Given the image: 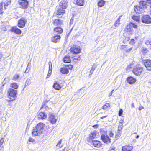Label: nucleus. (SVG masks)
Listing matches in <instances>:
<instances>
[{
    "label": "nucleus",
    "mask_w": 151,
    "mask_h": 151,
    "mask_svg": "<svg viewBox=\"0 0 151 151\" xmlns=\"http://www.w3.org/2000/svg\"><path fill=\"white\" fill-rule=\"evenodd\" d=\"M8 93L9 98L11 99L10 101H11L15 100L16 97V95L17 93V91L13 89L10 88L9 90Z\"/></svg>",
    "instance_id": "f03ea898"
},
{
    "label": "nucleus",
    "mask_w": 151,
    "mask_h": 151,
    "mask_svg": "<svg viewBox=\"0 0 151 151\" xmlns=\"http://www.w3.org/2000/svg\"><path fill=\"white\" fill-rule=\"evenodd\" d=\"M27 22V20L26 19L23 18H21L18 21V26L20 28H23L24 27L25 24Z\"/></svg>",
    "instance_id": "1a4fd4ad"
},
{
    "label": "nucleus",
    "mask_w": 151,
    "mask_h": 151,
    "mask_svg": "<svg viewBox=\"0 0 151 151\" xmlns=\"http://www.w3.org/2000/svg\"><path fill=\"white\" fill-rule=\"evenodd\" d=\"M132 47H131L130 48H129L128 49L127 48L126 50V52H130L132 50Z\"/></svg>",
    "instance_id": "49530a36"
},
{
    "label": "nucleus",
    "mask_w": 151,
    "mask_h": 151,
    "mask_svg": "<svg viewBox=\"0 0 151 151\" xmlns=\"http://www.w3.org/2000/svg\"><path fill=\"white\" fill-rule=\"evenodd\" d=\"M121 16H120L118 18L117 20L116 21V22L115 24L114 25L116 27H118L119 24L120 23V19Z\"/></svg>",
    "instance_id": "c9c22d12"
},
{
    "label": "nucleus",
    "mask_w": 151,
    "mask_h": 151,
    "mask_svg": "<svg viewBox=\"0 0 151 151\" xmlns=\"http://www.w3.org/2000/svg\"><path fill=\"white\" fill-rule=\"evenodd\" d=\"M109 135L110 137H112L114 135V134L113 133L111 132H110L109 133Z\"/></svg>",
    "instance_id": "3c124183"
},
{
    "label": "nucleus",
    "mask_w": 151,
    "mask_h": 151,
    "mask_svg": "<svg viewBox=\"0 0 151 151\" xmlns=\"http://www.w3.org/2000/svg\"><path fill=\"white\" fill-rule=\"evenodd\" d=\"M143 70L142 67L137 66L133 69L132 72L135 75L139 76L141 74Z\"/></svg>",
    "instance_id": "7ed1b4c3"
},
{
    "label": "nucleus",
    "mask_w": 151,
    "mask_h": 151,
    "mask_svg": "<svg viewBox=\"0 0 151 151\" xmlns=\"http://www.w3.org/2000/svg\"><path fill=\"white\" fill-rule=\"evenodd\" d=\"M94 70H93V69H91L90 71V73L91 74H92Z\"/></svg>",
    "instance_id": "6e6d98bb"
},
{
    "label": "nucleus",
    "mask_w": 151,
    "mask_h": 151,
    "mask_svg": "<svg viewBox=\"0 0 151 151\" xmlns=\"http://www.w3.org/2000/svg\"><path fill=\"white\" fill-rule=\"evenodd\" d=\"M53 87L55 89L59 90L61 88V87L60 85L57 83H55L53 86Z\"/></svg>",
    "instance_id": "a878e982"
},
{
    "label": "nucleus",
    "mask_w": 151,
    "mask_h": 151,
    "mask_svg": "<svg viewBox=\"0 0 151 151\" xmlns=\"http://www.w3.org/2000/svg\"><path fill=\"white\" fill-rule=\"evenodd\" d=\"M29 142H35V140L34 139L30 137L29 139Z\"/></svg>",
    "instance_id": "09e8293b"
},
{
    "label": "nucleus",
    "mask_w": 151,
    "mask_h": 151,
    "mask_svg": "<svg viewBox=\"0 0 151 151\" xmlns=\"http://www.w3.org/2000/svg\"><path fill=\"white\" fill-rule=\"evenodd\" d=\"M147 1L148 4H151V0H147Z\"/></svg>",
    "instance_id": "052dcab7"
},
{
    "label": "nucleus",
    "mask_w": 151,
    "mask_h": 151,
    "mask_svg": "<svg viewBox=\"0 0 151 151\" xmlns=\"http://www.w3.org/2000/svg\"><path fill=\"white\" fill-rule=\"evenodd\" d=\"M20 76L18 74H16L13 77V80L18 81L19 80Z\"/></svg>",
    "instance_id": "c85d7f7f"
},
{
    "label": "nucleus",
    "mask_w": 151,
    "mask_h": 151,
    "mask_svg": "<svg viewBox=\"0 0 151 151\" xmlns=\"http://www.w3.org/2000/svg\"><path fill=\"white\" fill-rule=\"evenodd\" d=\"M50 75H51V74H50V72L49 71L48 74L47 76V77H46L47 78H48L50 77Z\"/></svg>",
    "instance_id": "13d9d810"
},
{
    "label": "nucleus",
    "mask_w": 151,
    "mask_h": 151,
    "mask_svg": "<svg viewBox=\"0 0 151 151\" xmlns=\"http://www.w3.org/2000/svg\"><path fill=\"white\" fill-rule=\"evenodd\" d=\"M127 48V45H122L120 47V49L126 51V50Z\"/></svg>",
    "instance_id": "a19ab883"
},
{
    "label": "nucleus",
    "mask_w": 151,
    "mask_h": 151,
    "mask_svg": "<svg viewBox=\"0 0 151 151\" xmlns=\"http://www.w3.org/2000/svg\"><path fill=\"white\" fill-rule=\"evenodd\" d=\"M44 108L46 110H47L48 108V107L46 106V104H43L42 107L40 108V109Z\"/></svg>",
    "instance_id": "a18cd8bd"
},
{
    "label": "nucleus",
    "mask_w": 151,
    "mask_h": 151,
    "mask_svg": "<svg viewBox=\"0 0 151 151\" xmlns=\"http://www.w3.org/2000/svg\"><path fill=\"white\" fill-rule=\"evenodd\" d=\"M44 124L42 123L38 124L34 128L32 134L35 136L39 135L42 133L43 130Z\"/></svg>",
    "instance_id": "f257e3e1"
},
{
    "label": "nucleus",
    "mask_w": 151,
    "mask_h": 151,
    "mask_svg": "<svg viewBox=\"0 0 151 151\" xmlns=\"http://www.w3.org/2000/svg\"><path fill=\"white\" fill-rule=\"evenodd\" d=\"M2 57V54L1 53H0V60L1 59Z\"/></svg>",
    "instance_id": "0e129e2a"
},
{
    "label": "nucleus",
    "mask_w": 151,
    "mask_h": 151,
    "mask_svg": "<svg viewBox=\"0 0 151 151\" xmlns=\"http://www.w3.org/2000/svg\"><path fill=\"white\" fill-rule=\"evenodd\" d=\"M10 3H11L10 0L4 3V8L5 9H6V6H8V5L10 4Z\"/></svg>",
    "instance_id": "e433bc0d"
},
{
    "label": "nucleus",
    "mask_w": 151,
    "mask_h": 151,
    "mask_svg": "<svg viewBox=\"0 0 151 151\" xmlns=\"http://www.w3.org/2000/svg\"><path fill=\"white\" fill-rule=\"evenodd\" d=\"M62 140H60L58 143L56 145V146L57 147H58L60 148H61L62 147L63 145H61V143Z\"/></svg>",
    "instance_id": "79ce46f5"
},
{
    "label": "nucleus",
    "mask_w": 151,
    "mask_h": 151,
    "mask_svg": "<svg viewBox=\"0 0 151 151\" xmlns=\"http://www.w3.org/2000/svg\"><path fill=\"white\" fill-rule=\"evenodd\" d=\"M141 51L143 54H145L148 52V50L147 49L142 47L141 49Z\"/></svg>",
    "instance_id": "f704fd0d"
},
{
    "label": "nucleus",
    "mask_w": 151,
    "mask_h": 151,
    "mask_svg": "<svg viewBox=\"0 0 151 151\" xmlns=\"http://www.w3.org/2000/svg\"><path fill=\"white\" fill-rule=\"evenodd\" d=\"M123 110L122 109H121L119 110V116H121L122 115V114L123 113Z\"/></svg>",
    "instance_id": "c03bdc74"
},
{
    "label": "nucleus",
    "mask_w": 151,
    "mask_h": 151,
    "mask_svg": "<svg viewBox=\"0 0 151 151\" xmlns=\"http://www.w3.org/2000/svg\"><path fill=\"white\" fill-rule=\"evenodd\" d=\"M135 40L134 39H132L131 40L130 43L131 44H133L134 43Z\"/></svg>",
    "instance_id": "864d4df0"
},
{
    "label": "nucleus",
    "mask_w": 151,
    "mask_h": 151,
    "mask_svg": "<svg viewBox=\"0 0 151 151\" xmlns=\"http://www.w3.org/2000/svg\"><path fill=\"white\" fill-rule=\"evenodd\" d=\"M134 9L135 12L137 13L140 14L144 12L145 9L141 6H135L134 7Z\"/></svg>",
    "instance_id": "ddd939ff"
},
{
    "label": "nucleus",
    "mask_w": 151,
    "mask_h": 151,
    "mask_svg": "<svg viewBox=\"0 0 151 151\" xmlns=\"http://www.w3.org/2000/svg\"><path fill=\"white\" fill-rule=\"evenodd\" d=\"M92 143L94 147L97 148L99 147L101 145V142L97 140H93Z\"/></svg>",
    "instance_id": "a211bd4d"
},
{
    "label": "nucleus",
    "mask_w": 151,
    "mask_h": 151,
    "mask_svg": "<svg viewBox=\"0 0 151 151\" xmlns=\"http://www.w3.org/2000/svg\"><path fill=\"white\" fill-rule=\"evenodd\" d=\"M71 51L75 54H77L81 52V50L79 47L76 45H73L71 48Z\"/></svg>",
    "instance_id": "4468645a"
},
{
    "label": "nucleus",
    "mask_w": 151,
    "mask_h": 151,
    "mask_svg": "<svg viewBox=\"0 0 151 151\" xmlns=\"http://www.w3.org/2000/svg\"><path fill=\"white\" fill-rule=\"evenodd\" d=\"M98 133L97 132L94 131L92 132L89 134V138L90 139H93L97 137V135Z\"/></svg>",
    "instance_id": "412c9836"
},
{
    "label": "nucleus",
    "mask_w": 151,
    "mask_h": 151,
    "mask_svg": "<svg viewBox=\"0 0 151 151\" xmlns=\"http://www.w3.org/2000/svg\"><path fill=\"white\" fill-rule=\"evenodd\" d=\"M48 64L49 65V71L50 72H50L51 73L52 69V63L51 62H49L48 63Z\"/></svg>",
    "instance_id": "4c0bfd02"
},
{
    "label": "nucleus",
    "mask_w": 151,
    "mask_h": 151,
    "mask_svg": "<svg viewBox=\"0 0 151 151\" xmlns=\"http://www.w3.org/2000/svg\"><path fill=\"white\" fill-rule=\"evenodd\" d=\"M142 62L148 70H151V60H144L142 61Z\"/></svg>",
    "instance_id": "9b49d317"
},
{
    "label": "nucleus",
    "mask_w": 151,
    "mask_h": 151,
    "mask_svg": "<svg viewBox=\"0 0 151 151\" xmlns=\"http://www.w3.org/2000/svg\"><path fill=\"white\" fill-rule=\"evenodd\" d=\"M63 62L65 63H70V62L71 60L70 56H66L64 57L63 59Z\"/></svg>",
    "instance_id": "393cba45"
},
{
    "label": "nucleus",
    "mask_w": 151,
    "mask_h": 151,
    "mask_svg": "<svg viewBox=\"0 0 151 151\" xmlns=\"http://www.w3.org/2000/svg\"><path fill=\"white\" fill-rule=\"evenodd\" d=\"M65 9H63L60 7L57 6L55 9V14L57 15H63L65 12Z\"/></svg>",
    "instance_id": "423d86ee"
},
{
    "label": "nucleus",
    "mask_w": 151,
    "mask_h": 151,
    "mask_svg": "<svg viewBox=\"0 0 151 151\" xmlns=\"http://www.w3.org/2000/svg\"><path fill=\"white\" fill-rule=\"evenodd\" d=\"M133 141H134V142H136V140L135 139H133Z\"/></svg>",
    "instance_id": "774afa93"
},
{
    "label": "nucleus",
    "mask_w": 151,
    "mask_h": 151,
    "mask_svg": "<svg viewBox=\"0 0 151 151\" xmlns=\"http://www.w3.org/2000/svg\"><path fill=\"white\" fill-rule=\"evenodd\" d=\"M132 19L138 22L139 20L140 17L139 16L134 15L133 16Z\"/></svg>",
    "instance_id": "2f4dec72"
},
{
    "label": "nucleus",
    "mask_w": 151,
    "mask_h": 151,
    "mask_svg": "<svg viewBox=\"0 0 151 151\" xmlns=\"http://www.w3.org/2000/svg\"><path fill=\"white\" fill-rule=\"evenodd\" d=\"M108 106H107L106 105L103 106V109H105L107 108V107H108V106H110L109 104H108Z\"/></svg>",
    "instance_id": "8fccbe9b"
},
{
    "label": "nucleus",
    "mask_w": 151,
    "mask_h": 151,
    "mask_svg": "<svg viewBox=\"0 0 151 151\" xmlns=\"http://www.w3.org/2000/svg\"><path fill=\"white\" fill-rule=\"evenodd\" d=\"M139 135H137V136L135 138H137H137H139Z\"/></svg>",
    "instance_id": "338daca9"
},
{
    "label": "nucleus",
    "mask_w": 151,
    "mask_h": 151,
    "mask_svg": "<svg viewBox=\"0 0 151 151\" xmlns=\"http://www.w3.org/2000/svg\"><path fill=\"white\" fill-rule=\"evenodd\" d=\"M30 65V63H28V64L27 66L26 70H25V73H28L29 72V71L27 69H28V66H29Z\"/></svg>",
    "instance_id": "de8ad7c7"
},
{
    "label": "nucleus",
    "mask_w": 151,
    "mask_h": 151,
    "mask_svg": "<svg viewBox=\"0 0 151 151\" xmlns=\"http://www.w3.org/2000/svg\"><path fill=\"white\" fill-rule=\"evenodd\" d=\"M84 0H77L76 3L77 5L83 6L84 5Z\"/></svg>",
    "instance_id": "cd10ccee"
},
{
    "label": "nucleus",
    "mask_w": 151,
    "mask_h": 151,
    "mask_svg": "<svg viewBox=\"0 0 151 151\" xmlns=\"http://www.w3.org/2000/svg\"><path fill=\"white\" fill-rule=\"evenodd\" d=\"M107 116H102V117H101V119H103L104 118H106Z\"/></svg>",
    "instance_id": "e2e57ef3"
},
{
    "label": "nucleus",
    "mask_w": 151,
    "mask_h": 151,
    "mask_svg": "<svg viewBox=\"0 0 151 151\" xmlns=\"http://www.w3.org/2000/svg\"><path fill=\"white\" fill-rule=\"evenodd\" d=\"M127 81L128 83L130 84H132L136 82V80L133 77L130 76L127 78Z\"/></svg>",
    "instance_id": "4be33fe9"
},
{
    "label": "nucleus",
    "mask_w": 151,
    "mask_h": 151,
    "mask_svg": "<svg viewBox=\"0 0 151 151\" xmlns=\"http://www.w3.org/2000/svg\"><path fill=\"white\" fill-rule=\"evenodd\" d=\"M143 108L144 107L142 106H141L139 107L138 109L139 110H142V109H143Z\"/></svg>",
    "instance_id": "bf43d9fd"
},
{
    "label": "nucleus",
    "mask_w": 151,
    "mask_h": 151,
    "mask_svg": "<svg viewBox=\"0 0 151 151\" xmlns=\"http://www.w3.org/2000/svg\"><path fill=\"white\" fill-rule=\"evenodd\" d=\"M60 35H55L52 36L51 38V41L55 43L59 42L60 39Z\"/></svg>",
    "instance_id": "2eb2a0df"
},
{
    "label": "nucleus",
    "mask_w": 151,
    "mask_h": 151,
    "mask_svg": "<svg viewBox=\"0 0 151 151\" xmlns=\"http://www.w3.org/2000/svg\"><path fill=\"white\" fill-rule=\"evenodd\" d=\"M4 3L2 2L0 4V14H2L3 13V6H4Z\"/></svg>",
    "instance_id": "473e14b6"
},
{
    "label": "nucleus",
    "mask_w": 151,
    "mask_h": 151,
    "mask_svg": "<svg viewBox=\"0 0 151 151\" xmlns=\"http://www.w3.org/2000/svg\"><path fill=\"white\" fill-rule=\"evenodd\" d=\"M11 30L12 32H14L15 33L18 35H19L21 33V31L16 27H12Z\"/></svg>",
    "instance_id": "aec40b11"
},
{
    "label": "nucleus",
    "mask_w": 151,
    "mask_h": 151,
    "mask_svg": "<svg viewBox=\"0 0 151 151\" xmlns=\"http://www.w3.org/2000/svg\"><path fill=\"white\" fill-rule=\"evenodd\" d=\"M145 43L147 45H150V47L151 49V40H149L145 42Z\"/></svg>",
    "instance_id": "37998d69"
},
{
    "label": "nucleus",
    "mask_w": 151,
    "mask_h": 151,
    "mask_svg": "<svg viewBox=\"0 0 151 151\" xmlns=\"http://www.w3.org/2000/svg\"><path fill=\"white\" fill-rule=\"evenodd\" d=\"M142 22L146 24H150L151 23V18L149 15L143 16L142 19Z\"/></svg>",
    "instance_id": "0eeeda50"
},
{
    "label": "nucleus",
    "mask_w": 151,
    "mask_h": 151,
    "mask_svg": "<svg viewBox=\"0 0 151 151\" xmlns=\"http://www.w3.org/2000/svg\"><path fill=\"white\" fill-rule=\"evenodd\" d=\"M73 68V66L72 65H70L69 66V68Z\"/></svg>",
    "instance_id": "69168bd1"
},
{
    "label": "nucleus",
    "mask_w": 151,
    "mask_h": 151,
    "mask_svg": "<svg viewBox=\"0 0 151 151\" xmlns=\"http://www.w3.org/2000/svg\"><path fill=\"white\" fill-rule=\"evenodd\" d=\"M129 24L131 25V26L132 28L134 27L135 28H137V25L134 23H129Z\"/></svg>",
    "instance_id": "ea45409f"
},
{
    "label": "nucleus",
    "mask_w": 151,
    "mask_h": 151,
    "mask_svg": "<svg viewBox=\"0 0 151 151\" xmlns=\"http://www.w3.org/2000/svg\"><path fill=\"white\" fill-rule=\"evenodd\" d=\"M132 64H131L128 65L126 68L127 70L128 71H129L130 70V69L132 68Z\"/></svg>",
    "instance_id": "58836bf2"
},
{
    "label": "nucleus",
    "mask_w": 151,
    "mask_h": 151,
    "mask_svg": "<svg viewBox=\"0 0 151 151\" xmlns=\"http://www.w3.org/2000/svg\"><path fill=\"white\" fill-rule=\"evenodd\" d=\"M37 116L39 119H45L47 118V116L45 112H39L38 113Z\"/></svg>",
    "instance_id": "f8f14e48"
},
{
    "label": "nucleus",
    "mask_w": 151,
    "mask_h": 151,
    "mask_svg": "<svg viewBox=\"0 0 151 151\" xmlns=\"http://www.w3.org/2000/svg\"><path fill=\"white\" fill-rule=\"evenodd\" d=\"M121 133L120 132H117L116 134V135L118 137L120 136Z\"/></svg>",
    "instance_id": "4d7b16f0"
},
{
    "label": "nucleus",
    "mask_w": 151,
    "mask_h": 151,
    "mask_svg": "<svg viewBox=\"0 0 151 151\" xmlns=\"http://www.w3.org/2000/svg\"><path fill=\"white\" fill-rule=\"evenodd\" d=\"M147 3H148L147 1H140L139 5L140 6H142V7L145 9L146 8V5Z\"/></svg>",
    "instance_id": "b1692460"
},
{
    "label": "nucleus",
    "mask_w": 151,
    "mask_h": 151,
    "mask_svg": "<svg viewBox=\"0 0 151 151\" xmlns=\"http://www.w3.org/2000/svg\"><path fill=\"white\" fill-rule=\"evenodd\" d=\"M101 138L102 141L105 143H108L111 142V139L106 134H102L101 135Z\"/></svg>",
    "instance_id": "6e6552de"
},
{
    "label": "nucleus",
    "mask_w": 151,
    "mask_h": 151,
    "mask_svg": "<svg viewBox=\"0 0 151 151\" xmlns=\"http://www.w3.org/2000/svg\"><path fill=\"white\" fill-rule=\"evenodd\" d=\"M60 72L64 74H67L68 73V69L66 68H63L61 69Z\"/></svg>",
    "instance_id": "bb28decb"
},
{
    "label": "nucleus",
    "mask_w": 151,
    "mask_h": 151,
    "mask_svg": "<svg viewBox=\"0 0 151 151\" xmlns=\"http://www.w3.org/2000/svg\"><path fill=\"white\" fill-rule=\"evenodd\" d=\"M67 6V2L64 0H63L59 3V6H58L62 8L63 9H65Z\"/></svg>",
    "instance_id": "f3484780"
},
{
    "label": "nucleus",
    "mask_w": 151,
    "mask_h": 151,
    "mask_svg": "<svg viewBox=\"0 0 151 151\" xmlns=\"http://www.w3.org/2000/svg\"><path fill=\"white\" fill-rule=\"evenodd\" d=\"M95 68H96V67H95L94 66H93L92 67V68H91V69H93V70H94L95 69Z\"/></svg>",
    "instance_id": "680f3d73"
},
{
    "label": "nucleus",
    "mask_w": 151,
    "mask_h": 151,
    "mask_svg": "<svg viewBox=\"0 0 151 151\" xmlns=\"http://www.w3.org/2000/svg\"><path fill=\"white\" fill-rule=\"evenodd\" d=\"M4 141V139L3 138H2L0 140V143H1V144H3V143Z\"/></svg>",
    "instance_id": "603ef678"
},
{
    "label": "nucleus",
    "mask_w": 151,
    "mask_h": 151,
    "mask_svg": "<svg viewBox=\"0 0 151 151\" xmlns=\"http://www.w3.org/2000/svg\"><path fill=\"white\" fill-rule=\"evenodd\" d=\"M28 0H19L18 2L21 7L23 9L27 8L28 5Z\"/></svg>",
    "instance_id": "39448f33"
},
{
    "label": "nucleus",
    "mask_w": 151,
    "mask_h": 151,
    "mask_svg": "<svg viewBox=\"0 0 151 151\" xmlns=\"http://www.w3.org/2000/svg\"><path fill=\"white\" fill-rule=\"evenodd\" d=\"M114 90H112L109 94V96H110L112 95L113 93V92L114 91Z\"/></svg>",
    "instance_id": "5fc2aeb1"
},
{
    "label": "nucleus",
    "mask_w": 151,
    "mask_h": 151,
    "mask_svg": "<svg viewBox=\"0 0 151 151\" xmlns=\"http://www.w3.org/2000/svg\"><path fill=\"white\" fill-rule=\"evenodd\" d=\"M63 23V21L60 19H55L53 20L52 21V23L53 25L55 26L58 27L61 26Z\"/></svg>",
    "instance_id": "9d476101"
},
{
    "label": "nucleus",
    "mask_w": 151,
    "mask_h": 151,
    "mask_svg": "<svg viewBox=\"0 0 151 151\" xmlns=\"http://www.w3.org/2000/svg\"><path fill=\"white\" fill-rule=\"evenodd\" d=\"M11 86L12 88L15 89H17L18 87V85L15 83H12Z\"/></svg>",
    "instance_id": "72a5a7b5"
},
{
    "label": "nucleus",
    "mask_w": 151,
    "mask_h": 151,
    "mask_svg": "<svg viewBox=\"0 0 151 151\" xmlns=\"http://www.w3.org/2000/svg\"><path fill=\"white\" fill-rule=\"evenodd\" d=\"M48 120L49 122L52 124L55 123L57 121V119L53 113H49L48 114Z\"/></svg>",
    "instance_id": "20e7f679"
},
{
    "label": "nucleus",
    "mask_w": 151,
    "mask_h": 151,
    "mask_svg": "<svg viewBox=\"0 0 151 151\" xmlns=\"http://www.w3.org/2000/svg\"><path fill=\"white\" fill-rule=\"evenodd\" d=\"M133 149L132 145H125L122 147V151H131Z\"/></svg>",
    "instance_id": "dca6fc26"
},
{
    "label": "nucleus",
    "mask_w": 151,
    "mask_h": 151,
    "mask_svg": "<svg viewBox=\"0 0 151 151\" xmlns=\"http://www.w3.org/2000/svg\"><path fill=\"white\" fill-rule=\"evenodd\" d=\"M31 83V81L30 79H28L26 80L25 84L24 86V88L27 86H28Z\"/></svg>",
    "instance_id": "7c9ffc66"
},
{
    "label": "nucleus",
    "mask_w": 151,
    "mask_h": 151,
    "mask_svg": "<svg viewBox=\"0 0 151 151\" xmlns=\"http://www.w3.org/2000/svg\"><path fill=\"white\" fill-rule=\"evenodd\" d=\"M54 31L57 34H60L63 32V29L60 27H56L54 29Z\"/></svg>",
    "instance_id": "5701e85b"
},
{
    "label": "nucleus",
    "mask_w": 151,
    "mask_h": 151,
    "mask_svg": "<svg viewBox=\"0 0 151 151\" xmlns=\"http://www.w3.org/2000/svg\"><path fill=\"white\" fill-rule=\"evenodd\" d=\"M105 4V1L103 0H99L98 2V6L101 7L104 6Z\"/></svg>",
    "instance_id": "c756f323"
},
{
    "label": "nucleus",
    "mask_w": 151,
    "mask_h": 151,
    "mask_svg": "<svg viewBox=\"0 0 151 151\" xmlns=\"http://www.w3.org/2000/svg\"><path fill=\"white\" fill-rule=\"evenodd\" d=\"M125 30L127 32H129L130 34H132L133 32V28L129 24L127 25Z\"/></svg>",
    "instance_id": "6ab92c4d"
}]
</instances>
